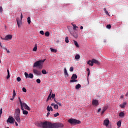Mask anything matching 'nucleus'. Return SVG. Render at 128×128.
<instances>
[{
	"instance_id": "1",
	"label": "nucleus",
	"mask_w": 128,
	"mask_h": 128,
	"mask_svg": "<svg viewBox=\"0 0 128 128\" xmlns=\"http://www.w3.org/2000/svg\"><path fill=\"white\" fill-rule=\"evenodd\" d=\"M36 126L42 128H63L64 124L61 123L52 124L49 122L46 121L44 122H40L36 123Z\"/></svg>"
},
{
	"instance_id": "2",
	"label": "nucleus",
	"mask_w": 128,
	"mask_h": 128,
	"mask_svg": "<svg viewBox=\"0 0 128 128\" xmlns=\"http://www.w3.org/2000/svg\"><path fill=\"white\" fill-rule=\"evenodd\" d=\"M20 108H16L15 110L14 114V118L18 123H20Z\"/></svg>"
},
{
	"instance_id": "3",
	"label": "nucleus",
	"mask_w": 128,
	"mask_h": 128,
	"mask_svg": "<svg viewBox=\"0 0 128 128\" xmlns=\"http://www.w3.org/2000/svg\"><path fill=\"white\" fill-rule=\"evenodd\" d=\"M46 59L40 60L34 62L33 68H38L39 69H42L44 62Z\"/></svg>"
},
{
	"instance_id": "4",
	"label": "nucleus",
	"mask_w": 128,
	"mask_h": 128,
	"mask_svg": "<svg viewBox=\"0 0 128 128\" xmlns=\"http://www.w3.org/2000/svg\"><path fill=\"white\" fill-rule=\"evenodd\" d=\"M68 122L71 124H73L74 126L81 124V122L80 120H77L76 119L72 118L68 120Z\"/></svg>"
},
{
	"instance_id": "5",
	"label": "nucleus",
	"mask_w": 128,
	"mask_h": 128,
	"mask_svg": "<svg viewBox=\"0 0 128 128\" xmlns=\"http://www.w3.org/2000/svg\"><path fill=\"white\" fill-rule=\"evenodd\" d=\"M21 110H23L24 108L26 110H30V108L24 102L22 103V105H20Z\"/></svg>"
},
{
	"instance_id": "6",
	"label": "nucleus",
	"mask_w": 128,
	"mask_h": 128,
	"mask_svg": "<svg viewBox=\"0 0 128 128\" xmlns=\"http://www.w3.org/2000/svg\"><path fill=\"white\" fill-rule=\"evenodd\" d=\"M78 76L76 74H73L71 77V79L70 80V82H78Z\"/></svg>"
},
{
	"instance_id": "7",
	"label": "nucleus",
	"mask_w": 128,
	"mask_h": 128,
	"mask_svg": "<svg viewBox=\"0 0 128 128\" xmlns=\"http://www.w3.org/2000/svg\"><path fill=\"white\" fill-rule=\"evenodd\" d=\"M15 119L14 118V117L11 116L10 118H8V119L6 120L7 122H9L11 124H14V123L15 122Z\"/></svg>"
},
{
	"instance_id": "8",
	"label": "nucleus",
	"mask_w": 128,
	"mask_h": 128,
	"mask_svg": "<svg viewBox=\"0 0 128 128\" xmlns=\"http://www.w3.org/2000/svg\"><path fill=\"white\" fill-rule=\"evenodd\" d=\"M24 76L26 78H30L32 79L34 78V74L32 73H30L29 74H28L26 72H25Z\"/></svg>"
},
{
	"instance_id": "9",
	"label": "nucleus",
	"mask_w": 128,
	"mask_h": 128,
	"mask_svg": "<svg viewBox=\"0 0 128 128\" xmlns=\"http://www.w3.org/2000/svg\"><path fill=\"white\" fill-rule=\"evenodd\" d=\"M12 38V34H7L6 36H5L4 38H3V40H11Z\"/></svg>"
},
{
	"instance_id": "10",
	"label": "nucleus",
	"mask_w": 128,
	"mask_h": 128,
	"mask_svg": "<svg viewBox=\"0 0 128 128\" xmlns=\"http://www.w3.org/2000/svg\"><path fill=\"white\" fill-rule=\"evenodd\" d=\"M33 72L34 74H36L37 76H40L42 74V72H40V70H39L37 69H34Z\"/></svg>"
},
{
	"instance_id": "11",
	"label": "nucleus",
	"mask_w": 128,
	"mask_h": 128,
	"mask_svg": "<svg viewBox=\"0 0 128 128\" xmlns=\"http://www.w3.org/2000/svg\"><path fill=\"white\" fill-rule=\"evenodd\" d=\"M108 124H110V120L108 119H106L104 120V126L108 127Z\"/></svg>"
},
{
	"instance_id": "12",
	"label": "nucleus",
	"mask_w": 128,
	"mask_h": 128,
	"mask_svg": "<svg viewBox=\"0 0 128 128\" xmlns=\"http://www.w3.org/2000/svg\"><path fill=\"white\" fill-rule=\"evenodd\" d=\"M92 106H98L99 103H98V101L96 100H94L92 101Z\"/></svg>"
},
{
	"instance_id": "13",
	"label": "nucleus",
	"mask_w": 128,
	"mask_h": 128,
	"mask_svg": "<svg viewBox=\"0 0 128 128\" xmlns=\"http://www.w3.org/2000/svg\"><path fill=\"white\" fill-rule=\"evenodd\" d=\"M92 62L93 64H96L97 66H100V62H98V60H96V59H92Z\"/></svg>"
},
{
	"instance_id": "14",
	"label": "nucleus",
	"mask_w": 128,
	"mask_h": 128,
	"mask_svg": "<svg viewBox=\"0 0 128 128\" xmlns=\"http://www.w3.org/2000/svg\"><path fill=\"white\" fill-rule=\"evenodd\" d=\"M87 64H88L89 66H93L94 64L92 60H88V62H87Z\"/></svg>"
},
{
	"instance_id": "15",
	"label": "nucleus",
	"mask_w": 128,
	"mask_h": 128,
	"mask_svg": "<svg viewBox=\"0 0 128 128\" xmlns=\"http://www.w3.org/2000/svg\"><path fill=\"white\" fill-rule=\"evenodd\" d=\"M52 106H54V108L55 110H58L59 106L58 104H55L52 103L51 104Z\"/></svg>"
},
{
	"instance_id": "16",
	"label": "nucleus",
	"mask_w": 128,
	"mask_h": 128,
	"mask_svg": "<svg viewBox=\"0 0 128 128\" xmlns=\"http://www.w3.org/2000/svg\"><path fill=\"white\" fill-rule=\"evenodd\" d=\"M16 22H17L18 27L20 28V26L22 25V21L20 20L18 18H16Z\"/></svg>"
},
{
	"instance_id": "17",
	"label": "nucleus",
	"mask_w": 128,
	"mask_h": 128,
	"mask_svg": "<svg viewBox=\"0 0 128 128\" xmlns=\"http://www.w3.org/2000/svg\"><path fill=\"white\" fill-rule=\"evenodd\" d=\"M126 102H124V103L122 104H120V106L122 108H124L125 106H126Z\"/></svg>"
},
{
	"instance_id": "18",
	"label": "nucleus",
	"mask_w": 128,
	"mask_h": 128,
	"mask_svg": "<svg viewBox=\"0 0 128 128\" xmlns=\"http://www.w3.org/2000/svg\"><path fill=\"white\" fill-rule=\"evenodd\" d=\"M51 110H52V106H47L46 110H47L48 112H50L51 111Z\"/></svg>"
},
{
	"instance_id": "19",
	"label": "nucleus",
	"mask_w": 128,
	"mask_h": 128,
	"mask_svg": "<svg viewBox=\"0 0 128 128\" xmlns=\"http://www.w3.org/2000/svg\"><path fill=\"white\" fill-rule=\"evenodd\" d=\"M80 56L77 54L75 56V60H80Z\"/></svg>"
},
{
	"instance_id": "20",
	"label": "nucleus",
	"mask_w": 128,
	"mask_h": 128,
	"mask_svg": "<svg viewBox=\"0 0 128 128\" xmlns=\"http://www.w3.org/2000/svg\"><path fill=\"white\" fill-rule=\"evenodd\" d=\"M22 114L24 115H28V112L27 110H24V109H23V110H22Z\"/></svg>"
},
{
	"instance_id": "21",
	"label": "nucleus",
	"mask_w": 128,
	"mask_h": 128,
	"mask_svg": "<svg viewBox=\"0 0 128 128\" xmlns=\"http://www.w3.org/2000/svg\"><path fill=\"white\" fill-rule=\"evenodd\" d=\"M8 76H6V79H9L10 78V72L8 70H7Z\"/></svg>"
},
{
	"instance_id": "22",
	"label": "nucleus",
	"mask_w": 128,
	"mask_h": 128,
	"mask_svg": "<svg viewBox=\"0 0 128 128\" xmlns=\"http://www.w3.org/2000/svg\"><path fill=\"white\" fill-rule=\"evenodd\" d=\"M64 74L65 76H68V74L67 72V70L66 68H64Z\"/></svg>"
},
{
	"instance_id": "23",
	"label": "nucleus",
	"mask_w": 128,
	"mask_h": 128,
	"mask_svg": "<svg viewBox=\"0 0 128 128\" xmlns=\"http://www.w3.org/2000/svg\"><path fill=\"white\" fill-rule=\"evenodd\" d=\"M74 45L76 46V48H79L80 47V46H79L78 43L77 42H76L75 40H74Z\"/></svg>"
},
{
	"instance_id": "24",
	"label": "nucleus",
	"mask_w": 128,
	"mask_h": 128,
	"mask_svg": "<svg viewBox=\"0 0 128 128\" xmlns=\"http://www.w3.org/2000/svg\"><path fill=\"white\" fill-rule=\"evenodd\" d=\"M119 116L120 117H124V112H120V114H119Z\"/></svg>"
},
{
	"instance_id": "25",
	"label": "nucleus",
	"mask_w": 128,
	"mask_h": 128,
	"mask_svg": "<svg viewBox=\"0 0 128 128\" xmlns=\"http://www.w3.org/2000/svg\"><path fill=\"white\" fill-rule=\"evenodd\" d=\"M50 35V33L49 32H46L45 33H44V36L46 37H48Z\"/></svg>"
},
{
	"instance_id": "26",
	"label": "nucleus",
	"mask_w": 128,
	"mask_h": 128,
	"mask_svg": "<svg viewBox=\"0 0 128 128\" xmlns=\"http://www.w3.org/2000/svg\"><path fill=\"white\" fill-rule=\"evenodd\" d=\"M81 88V85L80 84H77L76 86V90H78L80 88Z\"/></svg>"
},
{
	"instance_id": "27",
	"label": "nucleus",
	"mask_w": 128,
	"mask_h": 128,
	"mask_svg": "<svg viewBox=\"0 0 128 128\" xmlns=\"http://www.w3.org/2000/svg\"><path fill=\"white\" fill-rule=\"evenodd\" d=\"M16 96V90H13V95H12L13 98H15Z\"/></svg>"
},
{
	"instance_id": "28",
	"label": "nucleus",
	"mask_w": 128,
	"mask_h": 128,
	"mask_svg": "<svg viewBox=\"0 0 128 128\" xmlns=\"http://www.w3.org/2000/svg\"><path fill=\"white\" fill-rule=\"evenodd\" d=\"M74 27V30H76V28H78V26L76 25V24H72Z\"/></svg>"
},
{
	"instance_id": "29",
	"label": "nucleus",
	"mask_w": 128,
	"mask_h": 128,
	"mask_svg": "<svg viewBox=\"0 0 128 128\" xmlns=\"http://www.w3.org/2000/svg\"><path fill=\"white\" fill-rule=\"evenodd\" d=\"M121 124H122V122L120 120H119L118 122H117V126L120 128L121 126Z\"/></svg>"
},
{
	"instance_id": "30",
	"label": "nucleus",
	"mask_w": 128,
	"mask_h": 128,
	"mask_svg": "<svg viewBox=\"0 0 128 128\" xmlns=\"http://www.w3.org/2000/svg\"><path fill=\"white\" fill-rule=\"evenodd\" d=\"M38 49V46L36 44H35L34 48L33 49V51L34 52H36L37 50Z\"/></svg>"
},
{
	"instance_id": "31",
	"label": "nucleus",
	"mask_w": 128,
	"mask_h": 128,
	"mask_svg": "<svg viewBox=\"0 0 128 128\" xmlns=\"http://www.w3.org/2000/svg\"><path fill=\"white\" fill-rule=\"evenodd\" d=\"M42 74H47L46 70H42Z\"/></svg>"
},
{
	"instance_id": "32",
	"label": "nucleus",
	"mask_w": 128,
	"mask_h": 128,
	"mask_svg": "<svg viewBox=\"0 0 128 128\" xmlns=\"http://www.w3.org/2000/svg\"><path fill=\"white\" fill-rule=\"evenodd\" d=\"M28 24H30L31 23L30 17L28 18Z\"/></svg>"
},
{
	"instance_id": "33",
	"label": "nucleus",
	"mask_w": 128,
	"mask_h": 128,
	"mask_svg": "<svg viewBox=\"0 0 128 128\" xmlns=\"http://www.w3.org/2000/svg\"><path fill=\"white\" fill-rule=\"evenodd\" d=\"M50 51H51L52 52H57V50H54V48H50Z\"/></svg>"
},
{
	"instance_id": "34",
	"label": "nucleus",
	"mask_w": 128,
	"mask_h": 128,
	"mask_svg": "<svg viewBox=\"0 0 128 128\" xmlns=\"http://www.w3.org/2000/svg\"><path fill=\"white\" fill-rule=\"evenodd\" d=\"M16 80L18 82H20L22 80V78H20V76H18L17 78H16Z\"/></svg>"
},
{
	"instance_id": "35",
	"label": "nucleus",
	"mask_w": 128,
	"mask_h": 128,
	"mask_svg": "<svg viewBox=\"0 0 128 128\" xmlns=\"http://www.w3.org/2000/svg\"><path fill=\"white\" fill-rule=\"evenodd\" d=\"M18 98L19 100V101H20V104L21 106H22L23 102H22V100L20 99V98L18 97Z\"/></svg>"
},
{
	"instance_id": "36",
	"label": "nucleus",
	"mask_w": 128,
	"mask_h": 128,
	"mask_svg": "<svg viewBox=\"0 0 128 128\" xmlns=\"http://www.w3.org/2000/svg\"><path fill=\"white\" fill-rule=\"evenodd\" d=\"M60 116V114L58 112H57L55 114H54V117L56 118L57 116Z\"/></svg>"
},
{
	"instance_id": "37",
	"label": "nucleus",
	"mask_w": 128,
	"mask_h": 128,
	"mask_svg": "<svg viewBox=\"0 0 128 128\" xmlns=\"http://www.w3.org/2000/svg\"><path fill=\"white\" fill-rule=\"evenodd\" d=\"M65 42L66 43H68L69 40L68 37H66Z\"/></svg>"
},
{
	"instance_id": "38",
	"label": "nucleus",
	"mask_w": 128,
	"mask_h": 128,
	"mask_svg": "<svg viewBox=\"0 0 128 128\" xmlns=\"http://www.w3.org/2000/svg\"><path fill=\"white\" fill-rule=\"evenodd\" d=\"M73 36H74L75 38H78V34H73Z\"/></svg>"
},
{
	"instance_id": "39",
	"label": "nucleus",
	"mask_w": 128,
	"mask_h": 128,
	"mask_svg": "<svg viewBox=\"0 0 128 128\" xmlns=\"http://www.w3.org/2000/svg\"><path fill=\"white\" fill-rule=\"evenodd\" d=\"M106 28H107L108 29H110V28H111V26H110V24H107V25H106Z\"/></svg>"
},
{
	"instance_id": "40",
	"label": "nucleus",
	"mask_w": 128,
	"mask_h": 128,
	"mask_svg": "<svg viewBox=\"0 0 128 128\" xmlns=\"http://www.w3.org/2000/svg\"><path fill=\"white\" fill-rule=\"evenodd\" d=\"M87 72H88V76L90 75V70L89 68H87Z\"/></svg>"
},
{
	"instance_id": "41",
	"label": "nucleus",
	"mask_w": 128,
	"mask_h": 128,
	"mask_svg": "<svg viewBox=\"0 0 128 128\" xmlns=\"http://www.w3.org/2000/svg\"><path fill=\"white\" fill-rule=\"evenodd\" d=\"M36 82H37V83H38V84H40V82H41L40 80V78H38V79L36 80Z\"/></svg>"
},
{
	"instance_id": "42",
	"label": "nucleus",
	"mask_w": 128,
	"mask_h": 128,
	"mask_svg": "<svg viewBox=\"0 0 128 128\" xmlns=\"http://www.w3.org/2000/svg\"><path fill=\"white\" fill-rule=\"evenodd\" d=\"M70 72H72L74 71V68L73 67H70Z\"/></svg>"
},
{
	"instance_id": "43",
	"label": "nucleus",
	"mask_w": 128,
	"mask_h": 128,
	"mask_svg": "<svg viewBox=\"0 0 128 128\" xmlns=\"http://www.w3.org/2000/svg\"><path fill=\"white\" fill-rule=\"evenodd\" d=\"M40 34H42V35H44V32L43 30H40Z\"/></svg>"
},
{
	"instance_id": "44",
	"label": "nucleus",
	"mask_w": 128,
	"mask_h": 128,
	"mask_svg": "<svg viewBox=\"0 0 128 128\" xmlns=\"http://www.w3.org/2000/svg\"><path fill=\"white\" fill-rule=\"evenodd\" d=\"M52 97L48 96L46 98V102H48L49 100H51Z\"/></svg>"
},
{
	"instance_id": "45",
	"label": "nucleus",
	"mask_w": 128,
	"mask_h": 128,
	"mask_svg": "<svg viewBox=\"0 0 128 128\" xmlns=\"http://www.w3.org/2000/svg\"><path fill=\"white\" fill-rule=\"evenodd\" d=\"M56 96V94H52V96H51V98H54Z\"/></svg>"
},
{
	"instance_id": "46",
	"label": "nucleus",
	"mask_w": 128,
	"mask_h": 128,
	"mask_svg": "<svg viewBox=\"0 0 128 128\" xmlns=\"http://www.w3.org/2000/svg\"><path fill=\"white\" fill-rule=\"evenodd\" d=\"M2 114V108H0V115Z\"/></svg>"
},
{
	"instance_id": "47",
	"label": "nucleus",
	"mask_w": 128,
	"mask_h": 128,
	"mask_svg": "<svg viewBox=\"0 0 128 128\" xmlns=\"http://www.w3.org/2000/svg\"><path fill=\"white\" fill-rule=\"evenodd\" d=\"M22 91H23L24 92H26V90L24 88H22Z\"/></svg>"
},
{
	"instance_id": "48",
	"label": "nucleus",
	"mask_w": 128,
	"mask_h": 128,
	"mask_svg": "<svg viewBox=\"0 0 128 128\" xmlns=\"http://www.w3.org/2000/svg\"><path fill=\"white\" fill-rule=\"evenodd\" d=\"M3 12V8L2 7H0V12Z\"/></svg>"
},
{
	"instance_id": "49",
	"label": "nucleus",
	"mask_w": 128,
	"mask_h": 128,
	"mask_svg": "<svg viewBox=\"0 0 128 128\" xmlns=\"http://www.w3.org/2000/svg\"><path fill=\"white\" fill-rule=\"evenodd\" d=\"M105 13L106 14H107L108 16H110V14L108 13V12L106 10L105 12Z\"/></svg>"
},
{
	"instance_id": "50",
	"label": "nucleus",
	"mask_w": 128,
	"mask_h": 128,
	"mask_svg": "<svg viewBox=\"0 0 128 128\" xmlns=\"http://www.w3.org/2000/svg\"><path fill=\"white\" fill-rule=\"evenodd\" d=\"M104 112H105V110H102V112H101V114L102 115L104 114Z\"/></svg>"
},
{
	"instance_id": "51",
	"label": "nucleus",
	"mask_w": 128,
	"mask_h": 128,
	"mask_svg": "<svg viewBox=\"0 0 128 128\" xmlns=\"http://www.w3.org/2000/svg\"><path fill=\"white\" fill-rule=\"evenodd\" d=\"M2 48L4 50H8V49H7L6 47H4V46H2Z\"/></svg>"
},
{
	"instance_id": "52",
	"label": "nucleus",
	"mask_w": 128,
	"mask_h": 128,
	"mask_svg": "<svg viewBox=\"0 0 128 128\" xmlns=\"http://www.w3.org/2000/svg\"><path fill=\"white\" fill-rule=\"evenodd\" d=\"M22 18H23L22 14L21 13V15H20V19H21V20H22Z\"/></svg>"
},
{
	"instance_id": "53",
	"label": "nucleus",
	"mask_w": 128,
	"mask_h": 128,
	"mask_svg": "<svg viewBox=\"0 0 128 128\" xmlns=\"http://www.w3.org/2000/svg\"><path fill=\"white\" fill-rule=\"evenodd\" d=\"M58 106H62V103H60L59 102L58 103Z\"/></svg>"
},
{
	"instance_id": "54",
	"label": "nucleus",
	"mask_w": 128,
	"mask_h": 128,
	"mask_svg": "<svg viewBox=\"0 0 128 128\" xmlns=\"http://www.w3.org/2000/svg\"><path fill=\"white\" fill-rule=\"evenodd\" d=\"M50 115V112H48L46 114V117H48V116Z\"/></svg>"
},
{
	"instance_id": "55",
	"label": "nucleus",
	"mask_w": 128,
	"mask_h": 128,
	"mask_svg": "<svg viewBox=\"0 0 128 128\" xmlns=\"http://www.w3.org/2000/svg\"><path fill=\"white\" fill-rule=\"evenodd\" d=\"M15 124H16V126H18V123L16 122H15Z\"/></svg>"
},
{
	"instance_id": "56",
	"label": "nucleus",
	"mask_w": 128,
	"mask_h": 128,
	"mask_svg": "<svg viewBox=\"0 0 128 128\" xmlns=\"http://www.w3.org/2000/svg\"><path fill=\"white\" fill-rule=\"evenodd\" d=\"M54 102L58 104V102H57L56 100V99H54Z\"/></svg>"
},
{
	"instance_id": "57",
	"label": "nucleus",
	"mask_w": 128,
	"mask_h": 128,
	"mask_svg": "<svg viewBox=\"0 0 128 128\" xmlns=\"http://www.w3.org/2000/svg\"><path fill=\"white\" fill-rule=\"evenodd\" d=\"M6 51V52L8 53V54H10V50H7Z\"/></svg>"
},
{
	"instance_id": "58",
	"label": "nucleus",
	"mask_w": 128,
	"mask_h": 128,
	"mask_svg": "<svg viewBox=\"0 0 128 128\" xmlns=\"http://www.w3.org/2000/svg\"><path fill=\"white\" fill-rule=\"evenodd\" d=\"M101 110V108H99L98 110V112H100Z\"/></svg>"
},
{
	"instance_id": "59",
	"label": "nucleus",
	"mask_w": 128,
	"mask_h": 128,
	"mask_svg": "<svg viewBox=\"0 0 128 128\" xmlns=\"http://www.w3.org/2000/svg\"><path fill=\"white\" fill-rule=\"evenodd\" d=\"M103 110H104V112H106V108H104Z\"/></svg>"
},
{
	"instance_id": "60",
	"label": "nucleus",
	"mask_w": 128,
	"mask_h": 128,
	"mask_svg": "<svg viewBox=\"0 0 128 128\" xmlns=\"http://www.w3.org/2000/svg\"><path fill=\"white\" fill-rule=\"evenodd\" d=\"M48 96L50 97V98H52V94H49Z\"/></svg>"
},
{
	"instance_id": "61",
	"label": "nucleus",
	"mask_w": 128,
	"mask_h": 128,
	"mask_svg": "<svg viewBox=\"0 0 128 128\" xmlns=\"http://www.w3.org/2000/svg\"><path fill=\"white\" fill-rule=\"evenodd\" d=\"M126 97L128 96V92L126 93Z\"/></svg>"
},
{
	"instance_id": "62",
	"label": "nucleus",
	"mask_w": 128,
	"mask_h": 128,
	"mask_svg": "<svg viewBox=\"0 0 128 128\" xmlns=\"http://www.w3.org/2000/svg\"><path fill=\"white\" fill-rule=\"evenodd\" d=\"M104 10L106 12V8H104Z\"/></svg>"
},
{
	"instance_id": "63",
	"label": "nucleus",
	"mask_w": 128,
	"mask_h": 128,
	"mask_svg": "<svg viewBox=\"0 0 128 128\" xmlns=\"http://www.w3.org/2000/svg\"><path fill=\"white\" fill-rule=\"evenodd\" d=\"M0 46L1 47V48H2L3 46H2V43H0Z\"/></svg>"
},
{
	"instance_id": "64",
	"label": "nucleus",
	"mask_w": 128,
	"mask_h": 128,
	"mask_svg": "<svg viewBox=\"0 0 128 128\" xmlns=\"http://www.w3.org/2000/svg\"><path fill=\"white\" fill-rule=\"evenodd\" d=\"M83 28H84V27H83L82 26H80V29H81V30H82Z\"/></svg>"
}]
</instances>
